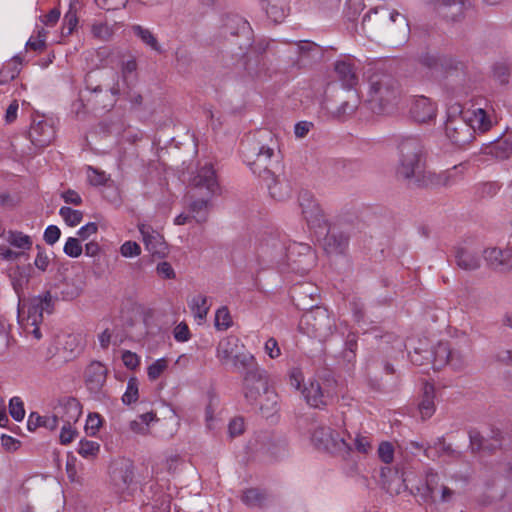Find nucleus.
Here are the masks:
<instances>
[{"label": "nucleus", "mask_w": 512, "mask_h": 512, "mask_svg": "<svg viewBox=\"0 0 512 512\" xmlns=\"http://www.w3.org/2000/svg\"><path fill=\"white\" fill-rule=\"evenodd\" d=\"M360 103L356 93H351L341 105L334 111L335 116L341 118L352 115Z\"/></svg>", "instance_id": "58836bf2"}, {"label": "nucleus", "mask_w": 512, "mask_h": 512, "mask_svg": "<svg viewBox=\"0 0 512 512\" xmlns=\"http://www.w3.org/2000/svg\"><path fill=\"white\" fill-rule=\"evenodd\" d=\"M369 103L377 114H391L400 104L402 92L398 81L390 74L375 71L369 76Z\"/></svg>", "instance_id": "f257e3e1"}, {"label": "nucleus", "mask_w": 512, "mask_h": 512, "mask_svg": "<svg viewBox=\"0 0 512 512\" xmlns=\"http://www.w3.org/2000/svg\"><path fill=\"white\" fill-rule=\"evenodd\" d=\"M243 393L251 404L257 403L262 394H265L268 400L276 397L273 392L268 390V378L264 370L243 376Z\"/></svg>", "instance_id": "9d476101"}, {"label": "nucleus", "mask_w": 512, "mask_h": 512, "mask_svg": "<svg viewBox=\"0 0 512 512\" xmlns=\"http://www.w3.org/2000/svg\"><path fill=\"white\" fill-rule=\"evenodd\" d=\"M138 380L132 377L127 382V388L122 396V402L126 405L135 403L139 398Z\"/></svg>", "instance_id": "a18cd8bd"}, {"label": "nucleus", "mask_w": 512, "mask_h": 512, "mask_svg": "<svg viewBox=\"0 0 512 512\" xmlns=\"http://www.w3.org/2000/svg\"><path fill=\"white\" fill-rule=\"evenodd\" d=\"M38 427H45L51 431L55 430L58 425L54 413L52 415L41 416L36 412H32L27 421V428L34 431Z\"/></svg>", "instance_id": "473e14b6"}, {"label": "nucleus", "mask_w": 512, "mask_h": 512, "mask_svg": "<svg viewBox=\"0 0 512 512\" xmlns=\"http://www.w3.org/2000/svg\"><path fill=\"white\" fill-rule=\"evenodd\" d=\"M277 146V141L271 131L261 130L258 131L247 143L243 146L242 153L246 160H251L256 155L274 156V151Z\"/></svg>", "instance_id": "9b49d317"}, {"label": "nucleus", "mask_w": 512, "mask_h": 512, "mask_svg": "<svg viewBox=\"0 0 512 512\" xmlns=\"http://www.w3.org/2000/svg\"><path fill=\"white\" fill-rule=\"evenodd\" d=\"M481 151L483 154L491 155L496 159H506L512 154V139L500 137L485 144Z\"/></svg>", "instance_id": "a878e982"}, {"label": "nucleus", "mask_w": 512, "mask_h": 512, "mask_svg": "<svg viewBox=\"0 0 512 512\" xmlns=\"http://www.w3.org/2000/svg\"><path fill=\"white\" fill-rule=\"evenodd\" d=\"M434 12L447 22H457L464 18L470 7L469 0H429Z\"/></svg>", "instance_id": "f8f14e48"}, {"label": "nucleus", "mask_w": 512, "mask_h": 512, "mask_svg": "<svg viewBox=\"0 0 512 512\" xmlns=\"http://www.w3.org/2000/svg\"><path fill=\"white\" fill-rule=\"evenodd\" d=\"M273 156L268 155H256L251 160H246L250 166L252 172L257 174L260 178L264 179L265 176L273 175L269 166Z\"/></svg>", "instance_id": "2f4dec72"}, {"label": "nucleus", "mask_w": 512, "mask_h": 512, "mask_svg": "<svg viewBox=\"0 0 512 512\" xmlns=\"http://www.w3.org/2000/svg\"><path fill=\"white\" fill-rule=\"evenodd\" d=\"M440 486L438 473L433 469H429L425 476V496L433 503L437 502V492Z\"/></svg>", "instance_id": "f704fd0d"}, {"label": "nucleus", "mask_w": 512, "mask_h": 512, "mask_svg": "<svg viewBox=\"0 0 512 512\" xmlns=\"http://www.w3.org/2000/svg\"><path fill=\"white\" fill-rule=\"evenodd\" d=\"M29 139L36 147L44 148L55 138V129L46 119L34 120L30 126Z\"/></svg>", "instance_id": "4468645a"}, {"label": "nucleus", "mask_w": 512, "mask_h": 512, "mask_svg": "<svg viewBox=\"0 0 512 512\" xmlns=\"http://www.w3.org/2000/svg\"><path fill=\"white\" fill-rule=\"evenodd\" d=\"M208 299L204 295H197L192 298L190 302V309L194 315V317L198 320L199 323H201L203 320H205L208 311H209V305H208Z\"/></svg>", "instance_id": "4c0bfd02"}, {"label": "nucleus", "mask_w": 512, "mask_h": 512, "mask_svg": "<svg viewBox=\"0 0 512 512\" xmlns=\"http://www.w3.org/2000/svg\"><path fill=\"white\" fill-rule=\"evenodd\" d=\"M437 108L429 98L420 96L416 98L411 106L412 118L419 123L429 122L436 117Z\"/></svg>", "instance_id": "aec40b11"}, {"label": "nucleus", "mask_w": 512, "mask_h": 512, "mask_svg": "<svg viewBox=\"0 0 512 512\" xmlns=\"http://www.w3.org/2000/svg\"><path fill=\"white\" fill-rule=\"evenodd\" d=\"M100 446L97 442L89 440H81L79 443L78 453L85 457H94L99 452Z\"/></svg>", "instance_id": "3c124183"}, {"label": "nucleus", "mask_w": 512, "mask_h": 512, "mask_svg": "<svg viewBox=\"0 0 512 512\" xmlns=\"http://www.w3.org/2000/svg\"><path fill=\"white\" fill-rule=\"evenodd\" d=\"M484 259L493 270L505 272L512 269V250L488 248L484 250Z\"/></svg>", "instance_id": "6ab92c4d"}, {"label": "nucleus", "mask_w": 512, "mask_h": 512, "mask_svg": "<svg viewBox=\"0 0 512 512\" xmlns=\"http://www.w3.org/2000/svg\"><path fill=\"white\" fill-rule=\"evenodd\" d=\"M78 24V17L76 9L70 5L69 10L66 12L63 18L62 24V35L69 36L73 33Z\"/></svg>", "instance_id": "37998d69"}, {"label": "nucleus", "mask_w": 512, "mask_h": 512, "mask_svg": "<svg viewBox=\"0 0 512 512\" xmlns=\"http://www.w3.org/2000/svg\"><path fill=\"white\" fill-rule=\"evenodd\" d=\"M362 29L366 36L375 40L383 35L406 36L409 33L407 18L396 10L379 7L370 10L362 20Z\"/></svg>", "instance_id": "f03ea898"}, {"label": "nucleus", "mask_w": 512, "mask_h": 512, "mask_svg": "<svg viewBox=\"0 0 512 512\" xmlns=\"http://www.w3.org/2000/svg\"><path fill=\"white\" fill-rule=\"evenodd\" d=\"M455 261L456 265L465 271H474L481 266L479 253L467 247H457L455 249Z\"/></svg>", "instance_id": "4be33fe9"}, {"label": "nucleus", "mask_w": 512, "mask_h": 512, "mask_svg": "<svg viewBox=\"0 0 512 512\" xmlns=\"http://www.w3.org/2000/svg\"><path fill=\"white\" fill-rule=\"evenodd\" d=\"M122 361L124 365L131 370L136 369L140 364V359L136 353L125 351L122 354Z\"/></svg>", "instance_id": "774afa93"}, {"label": "nucleus", "mask_w": 512, "mask_h": 512, "mask_svg": "<svg viewBox=\"0 0 512 512\" xmlns=\"http://www.w3.org/2000/svg\"><path fill=\"white\" fill-rule=\"evenodd\" d=\"M168 360L161 358L153 362L147 369V374L150 380H156L167 369Z\"/></svg>", "instance_id": "6e6d98bb"}, {"label": "nucleus", "mask_w": 512, "mask_h": 512, "mask_svg": "<svg viewBox=\"0 0 512 512\" xmlns=\"http://www.w3.org/2000/svg\"><path fill=\"white\" fill-rule=\"evenodd\" d=\"M469 439H470V447H471V450L473 453L481 452L483 449V446L487 440L477 431H470Z\"/></svg>", "instance_id": "680f3d73"}, {"label": "nucleus", "mask_w": 512, "mask_h": 512, "mask_svg": "<svg viewBox=\"0 0 512 512\" xmlns=\"http://www.w3.org/2000/svg\"><path fill=\"white\" fill-rule=\"evenodd\" d=\"M300 206L302 207L303 216L308 223H317L322 219V209L314 200L309 199L306 195L302 196Z\"/></svg>", "instance_id": "7c9ffc66"}, {"label": "nucleus", "mask_w": 512, "mask_h": 512, "mask_svg": "<svg viewBox=\"0 0 512 512\" xmlns=\"http://www.w3.org/2000/svg\"><path fill=\"white\" fill-rule=\"evenodd\" d=\"M311 440L315 447L333 454L347 455L351 447L346 440L331 427L318 425L312 432Z\"/></svg>", "instance_id": "0eeeda50"}, {"label": "nucleus", "mask_w": 512, "mask_h": 512, "mask_svg": "<svg viewBox=\"0 0 512 512\" xmlns=\"http://www.w3.org/2000/svg\"><path fill=\"white\" fill-rule=\"evenodd\" d=\"M191 185L194 190L205 189V197L193 200L188 206V211L197 223H204L208 218L209 198L217 193L219 185L215 170L211 164H205L192 178Z\"/></svg>", "instance_id": "20e7f679"}, {"label": "nucleus", "mask_w": 512, "mask_h": 512, "mask_svg": "<svg viewBox=\"0 0 512 512\" xmlns=\"http://www.w3.org/2000/svg\"><path fill=\"white\" fill-rule=\"evenodd\" d=\"M435 387L430 383H425L418 403V410L423 420L429 419L435 413Z\"/></svg>", "instance_id": "393cba45"}, {"label": "nucleus", "mask_w": 512, "mask_h": 512, "mask_svg": "<svg viewBox=\"0 0 512 512\" xmlns=\"http://www.w3.org/2000/svg\"><path fill=\"white\" fill-rule=\"evenodd\" d=\"M464 115L474 129V135L476 133H486L497 123L494 112H489L483 108L467 111Z\"/></svg>", "instance_id": "a211bd4d"}, {"label": "nucleus", "mask_w": 512, "mask_h": 512, "mask_svg": "<svg viewBox=\"0 0 512 512\" xmlns=\"http://www.w3.org/2000/svg\"><path fill=\"white\" fill-rule=\"evenodd\" d=\"M156 420V414L147 412L139 415L135 420L129 423L130 430L136 434L145 435L149 432L150 422Z\"/></svg>", "instance_id": "e433bc0d"}, {"label": "nucleus", "mask_w": 512, "mask_h": 512, "mask_svg": "<svg viewBox=\"0 0 512 512\" xmlns=\"http://www.w3.org/2000/svg\"><path fill=\"white\" fill-rule=\"evenodd\" d=\"M302 394L311 407L328 406L337 396L336 382L333 379H312L304 386Z\"/></svg>", "instance_id": "423d86ee"}, {"label": "nucleus", "mask_w": 512, "mask_h": 512, "mask_svg": "<svg viewBox=\"0 0 512 512\" xmlns=\"http://www.w3.org/2000/svg\"><path fill=\"white\" fill-rule=\"evenodd\" d=\"M25 308V306L23 307ZM53 302L49 291L43 296H37L28 301L27 316L23 317L24 309L18 315L19 322L23 324L24 329L28 330L29 326L39 325L43 321V312L52 313Z\"/></svg>", "instance_id": "1a4fd4ad"}, {"label": "nucleus", "mask_w": 512, "mask_h": 512, "mask_svg": "<svg viewBox=\"0 0 512 512\" xmlns=\"http://www.w3.org/2000/svg\"><path fill=\"white\" fill-rule=\"evenodd\" d=\"M7 241L14 247L29 250L32 247V240L22 232H9Z\"/></svg>", "instance_id": "c03bdc74"}, {"label": "nucleus", "mask_w": 512, "mask_h": 512, "mask_svg": "<svg viewBox=\"0 0 512 512\" xmlns=\"http://www.w3.org/2000/svg\"><path fill=\"white\" fill-rule=\"evenodd\" d=\"M445 134L452 144L460 148L469 145L474 139V129L464 113L449 116L445 124Z\"/></svg>", "instance_id": "6e6552de"}, {"label": "nucleus", "mask_w": 512, "mask_h": 512, "mask_svg": "<svg viewBox=\"0 0 512 512\" xmlns=\"http://www.w3.org/2000/svg\"><path fill=\"white\" fill-rule=\"evenodd\" d=\"M233 366L244 375L262 370L255 357L249 352H238L231 361Z\"/></svg>", "instance_id": "c756f323"}, {"label": "nucleus", "mask_w": 512, "mask_h": 512, "mask_svg": "<svg viewBox=\"0 0 512 512\" xmlns=\"http://www.w3.org/2000/svg\"><path fill=\"white\" fill-rule=\"evenodd\" d=\"M53 413L56 418L57 425H59V422L75 424L81 416L82 407L76 398L64 397L59 400Z\"/></svg>", "instance_id": "ddd939ff"}, {"label": "nucleus", "mask_w": 512, "mask_h": 512, "mask_svg": "<svg viewBox=\"0 0 512 512\" xmlns=\"http://www.w3.org/2000/svg\"><path fill=\"white\" fill-rule=\"evenodd\" d=\"M112 479L116 486L119 488H125L132 482L133 474L128 469H121L113 472Z\"/></svg>", "instance_id": "4d7b16f0"}, {"label": "nucleus", "mask_w": 512, "mask_h": 512, "mask_svg": "<svg viewBox=\"0 0 512 512\" xmlns=\"http://www.w3.org/2000/svg\"><path fill=\"white\" fill-rule=\"evenodd\" d=\"M29 274L25 272L24 268L17 266L10 274L11 284L13 286V289L15 293L18 296V312L21 313V310L23 309L25 305V301L22 300V295L24 292V289L27 287L29 283Z\"/></svg>", "instance_id": "bb28decb"}, {"label": "nucleus", "mask_w": 512, "mask_h": 512, "mask_svg": "<svg viewBox=\"0 0 512 512\" xmlns=\"http://www.w3.org/2000/svg\"><path fill=\"white\" fill-rule=\"evenodd\" d=\"M265 500V493L257 488L247 489L242 495V501L249 507H261Z\"/></svg>", "instance_id": "a19ab883"}, {"label": "nucleus", "mask_w": 512, "mask_h": 512, "mask_svg": "<svg viewBox=\"0 0 512 512\" xmlns=\"http://www.w3.org/2000/svg\"><path fill=\"white\" fill-rule=\"evenodd\" d=\"M379 458L386 464H389L393 461L394 457V448L389 442H382L378 448Z\"/></svg>", "instance_id": "bf43d9fd"}, {"label": "nucleus", "mask_w": 512, "mask_h": 512, "mask_svg": "<svg viewBox=\"0 0 512 512\" xmlns=\"http://www.w3.org/2000/svg\"><path fill=\"white\" fill-rule=\"evenodd\" d=\"M120 253L125 258L136 257L141 254V247L134 241H126L120 246Z\"/></svg>", "instance_id": "13d9d810"}, {"label": "nucleus", "mask_w": 512, "mask_h": 512, "mask_svg": "<svg viewBox=\"0 0 512 512\" xmlns=\"http://www.w3.org/2000/svg\"><path fill=\"white\" fill-rule=\"evenodd\" d=\"M232 325V318L227 307L223 306L216 311L215 327L217 330H227Z\"/></svg>", "instance_id": "de8ad7c7"}, {"label": "nucleus", "mask_w": 512, "mask_h": 512, "mask_svg": "<svg viewBox=\"0 0 512 512\" xmlns=\"http://www.w3.org/2000/svg\"><path fill=\"white\" fill-rule=\"evenodd\" d=\"M315 50L316 46L310 42L300 41L298 43H295L294 53L299 56V58L296 61L297 65L301 66L303 58L306 56L308 57L309 54Z\"/></svg>", "instance_id": "603ef678"}, {"label": "nucleus", "mask_w": 512, "mask_h": 512, "mask_svg": "<svg viewBox=\"0 0 512 512\" xmlns=\"http://www.w3.org/2000/svg\"><path fill=\"white\" fill-rule=\"evenodd\" d=\"M9 412L16 421H21L25 416V409L22 400L19 397H13L9 402Z\"/></svg>", "instance_id": "864d4df0"}, {"label": "nucleus", "mask_w": 512, "mask_h": 512, "mask_svg": "<svg viewBox=\"0 0 512 512\" xmlns=\"http://www.w3.org/2000/svg\"><path fill=\"white\" fill-rule=\"evenodd\" d=\"M396 174L404 180H419L424 171L423 145L417 137H404L398 144Z\"/></svg>", "instance_id": "7ed1b4c3"}, {"label": "nucleus", "mask_w": 512, "mask_h": 512, "mask_svg": "<svg viewBox=\"0 0 512 512\" xmlns=\"http://www.w3.org/2000/svg\"><path fill=\"white\" fill-rule=\"evenodd\" d=\"M101 424H102V419L99 414H97V413L89 414L87 421H86V425H85L86 433L89 435H95L97 433V431L99 430Z\"/></svg>", "instance_id": "052dcab7"}, {"label": "nucleus", "mask_w": 512, "mask_h": 512, "mask_svg": "<svg viewBox=\"0 0 512 512\" xmlns=\"http://www.w3.org/2000/svg\"><path fill=\"white\" fill-rule=\"evenodd\" d=\"M298 327L302 333L322 342L330 338L336 331L334 317L323 307H315L305 312Z\"/></svg>", "instance_id": "39448f33"}, {"label": "nucleus", "mask_w": 512, "mask_h": 512, "mask_svg": "<svg viewBox=\"0 0 512 512\" xmlns=\"http://www.w3.org/2000/svg\"><path fill=\"white\" fill-rule=\"evenodd\" d=\"M63 251L72 258H77L82 254V246L78 238L69 237L64 245Z\"/></svg>", "instance_id": "5fc2aeb1"}, {"label": "nucleus", "mask_w": 512, "mask_h": 512, "mask_svg": "<svg viewBox=\"0 0 512 512\" xmlns=\"http://www.w3.org/2000/svg\"><path fill=\"white\" fill-rule=\"evenodd\" d=\"M335 73L345 88L352 89L358 82L357 70L350 60H339L335 63Z\"/></svg>", "instance_id": "5701e85b"}, {"label": "nucleus", "mask_w": 512, "mask_h": 512, "mask_svg": "<svg viewBox=\"0 0 512 512\" xmlns=\"http://www.w3.org/2000/svg\"><path fill=\"white\" fill-rule=\"evenodd\" d=\"M270 19L275 23L282 22L288 14V0H261Z\"/></svg>", "instance_id": "c85d7f7f"}, {"label": "nucleus", "mask_w": 512, "mask_h": 512, "mask_svg": "<svg viewBox=\"0 0 512 512\" xmlns=\"http://www.w3.org/2000/svg\"><path fill=\"white\" fill-rule=\"evenodd\" d=\"M469 359L468 356L459 349H452L449 355V365L455 371H461L468 366Z\"/></svg>", "instance_id": "79ce46f5"}, {"label": "nucleus", "mask_w": 512, "mask_h": 512, "mask_svg": "<svg viewBox=\"0 0 512 512\" xmlns=\"http://www.w3.org/2000/svg\"><path fill=\"white\" fill-rule=\"evenodd\" d=\"M72 426L73 424L63 423L60 433L61 444L67 445L73 441L76 431Z\"/></svg>", "instance_id": "69168bd1"}, {"label": "nucleus", "mask_w": 512, "mask_h": 512, "mask_svg": "<svg viewBox=\"0 0 512 512\" xmlns=\"http://www.w3.org/2000/svg\"><path fill=\"white\" fill-rule=\"evenodd\" d=\"M132 31L136 36H138L142 40L143 43L149 46L152 50L161 52V47L156 37L149 29L143 28L140 25H134L132 27Z\"/></svg>", "instance_id": "ea45409f"}, {"label": "nucleus", "mask_w": 512, "mask_h": 512, "mask_svg": "<svg viewBox=\"0 0 512 512\" xmlns=\"http://www.w3.org/2000/svg\"><path fill=\"white\" fill-rule=\"evenodd\" d=\"M60 235V229L55 225H50L44 232V240L47 244L53 245L59 240Z\"/></svg>", "instance_id": "338daca9"}, {"label": "nucleus", "mask_w": 512, "mask_h": 512, "mask_svg": "<svg viewBox=\"0 0 512 512\" xmlns=\"http://www.w3.org/2000/svg\"><path fill=\"white\" fill-rule=\"evenodd\" d=\"M390 468H382L381 469V477L382 479L386 478L387 473H390ZM384 484L387 485V491L390 493H400L401 490L407 488V482H410L409 475H406V473L402 472L399 475V472H395V478L388 483L387 481L383 480Z\"/></svg>", "instance_id": "72a5a7b5"}, {"label": "nucleus", "mask_w": 512, "mask_h": 512, "mask_svg": "<svg viewBox=\"0 0 512 512\" xmlns=\"http://www.w3.org/2000/svg\"><path fill=\"white\" fill-rule=\"evenodd\" d=\"M493 76L500 84L505 85L509 82L511 68L504 63H497L493 67Z\"/></svg>", "instance_id": "8fccbe9b"}, {"label": "nucleus", "mask_w": 512, "mask_h": 512, "mask_svg": "<svg viewBox=\"0 0 512 512\" xmlns=\"http://www.w3.org/2000/svg\"><path fill=\"white\" fill-rule=\"evenodd\" d=\"M108 370L99 361L91 362L84 373L85 384L91 393L97 394L102 391L107 379Z\"/></svg>", "instance_id": "2eb2a0df"}, {"label": "nucleus", "mask_w": 512, "mask_h": 512, "mask_svg": "<svg viewBox=\"0 0 512 512\" xmlns=\"http://www.w3.org/2000/svg\"><path fill=\"white\" fill-rule=\"evenodd\" d=\"M139 232L142 235V240L145 248L153 255L164 257L167 253V245L164 238L150 226L141 224L138 226Z\"/></svg>", "instance_id": "f3484780"}, {"label": "nucleus", "mask_w": 512, "mask_h": 512, "mask_svg": "<svg viewBox=\"0 0 512 512\" xmlns=\"http://www.w3.org/2000/svg\"><path fill=\"white\" fill-rule=\"evenodd\" d=\"M97 78V74L93 72H89L86 76V89L90 92L89 97L86 99L87 104L91 109L96 110L100 107V103L97 100V93L102 92V88L100 84H95V80Z\"/></svg>", "instance_id": "c9c22d12"}, {"label": "nucleus", "mask_w": 512, "mask_h": 512, "mask_svg": "<svg viewBox=\"0 0 512 512\" xmlns=\"http://www.w3.org/2000/svg\"><path fill=\"white\" fill-rule=\"evenodd\" d=\"M455 451L452 449L450 444H447L445 442L444 437H439L434 442L432 448H431V459H434L435 457H440L442 455H454Z\"/></svg>", "instance_id": "09e8293b"}, {"label": "nucleus", "mask_w": 512, "mask_h": 512, "mask_svg": "<svg viewBox=\"0 0 512 512\" xmlns=\"http://www.w3.org/2000/svg\"><path fill=\"white\" fill-rule=\"evenodd\" d=\"M263 181L269 190L270 196L275 200L283 201L289 198L291 188L287 182L280 181L274 174L265 176Z\"/></svg>", "instance_id": "cd10ccee"}, {"label": "nucleus", "mask_w": 512, "mask_h": 512, "mask_svg": "<svg viewBox=\"0 0 512 512\" xmlns=\"http://www.w3.org/2000/svg\"><path fill=\"white\" fill-rule=\"evenodd\" d=\"M174 339L177 342H186L191 338L190 330L185 322L179 323L173 331Z\"/></svg>", "instance_id": "e2e57ef3"}, {"label": "nucleus", "mask_w": 512, "mask_h": 512, "mask_svg": "<svg viewBox=\"0 0 512 512\" xmlns=\"http://www.w3.org/2000/svg\"><path fill=\"white\" fill-rule=\"evenodd\" d=\"M425 359L431 361L434 370H440L449 362L451 348L447 342H439L434 349H426Z\"/></svg>", "instance_id": "b1692460"}, {"label": "nucleus", "mask_w": 512, "mask_h": 512, "mask_svg": "<svg viewBox=\"0 0 512 512\" xmlns=\"http://www.w3.org/2000/svg\"><path fill=\"white\" fill-rule=\"evenodd\" d=\"M240 339L230 335L221 339L216 348V357L222 365L230 363L238 353Z\"/></svg>", "instance_id": "412c9836"}, {"label": "nucleus", "mask_w": 512, "mask_h": 512, "mask_svg": "<svg viewBox=\"0 0 512 512\" xmlns=\"http://www.w3.org/2000/svg\"><path fill=\"white\" fill-rule=\"evenodd\" d=\"M59 214L65 223L71 227L78 225L83 218V213L81 211L74 210L66 206L60 208Z\"/></svg>", "instance_id": "49530a36"}, {"label": "nucleus", "mask_w": 512, "mask_h": 512, "mask_svg": "<svg viewBox=\"0 0 512 512\" xmlns=\"http://www.w3.org/2000/svg\"><path fill=\"white\" fill-rule=\"evenodd\" d=\"M348 244L349 235L336 227L330 228L323 239V248L329 255L344 254Z\"/></svg>", "instance_id": "dca6fc26"}, {"label": "nucleus", "mask_w": 512, "mask_h": 512, "mask_svg": "<svg viewBox=\"0 0 512 512\" xmlns=\"http://www.w3.org/2000/svg\"><path fill=\"white\" fill-rule=\"evenodd\" d=\"M502 436L497 433L492 439H487L481 452L492 454L501 448Z\"/></svg>", "instance_id": "0e129e2a"}]
</instances>
